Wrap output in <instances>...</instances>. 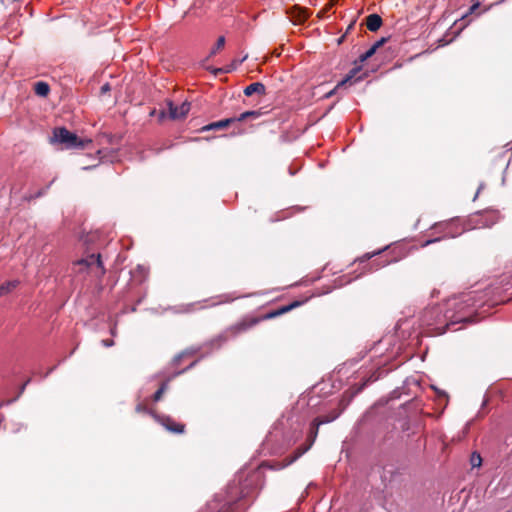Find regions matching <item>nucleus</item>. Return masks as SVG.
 <instances>
[{
  "label": "nucleus",
  "instance_id": "nucleus-1",
  "mask_svg": "<svg viewBox=\"0 0 512 512\" xmlns=\"http://www.w3.org/2000/svg\"><path fill=\"white\" fill-rule=\"evenodd\" d=\"M255 474L248 476L244 481L241 477L236 481L233 480L226 489V497L224 504L220 507L218 512H239L244 509L242 502L246 497L252 495L256 489Z\"/></svg>",
  "mask_w": 512,
  "mask_h": 512
},
{
  "label": "nucleus",
  "instance_id": "nucleus-2",
  "mask_svg": "<svg viewBox=\"0 0 512 512\" xmlns=\"http://www.w3.org/2000/svg\"><path fill=\"white\" fill-rule=\"evenodd\" d=\"M52 141L62 144L66 149H81L91 140L80 139L75 133L70 132L65 127L55 128L53 131Z\"/></svg>",
  "mask_w": 512,
  "mask_h": 512
},
{
  "label": "nucleus",
  "instance_id": "nucleus-3",
  "mask_svg": "<svg viewBox=\"0 0 512 512\" xmlns=\"http://www.w3.org/2000/svg\"><path fill=\"white\" fill-rule=\"evenodd\" d=\"M311 444L307 447H299L290 457L285 458L283 461L265 462L262 464L263 467H268L271 470H281L300 458L310 448Z\"/></svg>",
  "mask_w": 512,
  "mask_h": 512
},
{
  "label": "nucleus",
  "instance_id": "nucleus-4",
  "mask_svg": "<svg viewBox=\"0 0 512 512\" xmlns=\"http://www.w3.org/2000/svg\"><path fill=\"white\" fill-rule=\"evenodd\" d=\"M77 264L80 266H85L90 270H96L95 274L97 276H102L105 273L100 254L88 255L86 258L79 260Z\"/></svg>",
  "mask_w": 512,
  "mask_h": 512
},
{
  "label": "nucleus",
  "instance_id": "nucleus-5",
  "mask_svg": "<svg viewBox=\"0 0 512 512\" xmlns=\"http://www.w3.org/2000/svg\"><path fill=\"white\" fill-rule=\"evenodd\" d=\"M452 226H453L452 222H445V223L436 224L435 228L438 229L439 231L443 232L444 233L443 236L442 237L433 238V239H428V240H426L423 243L422 246L426 247V246H428L430 244L439 242L440 240L446 239V238H455V237H457L458 235H460L462 233V231L453 232L452 229H451Z\"/></svg>",
  "mask_w": 512,
  "mask_h": 512
},
{
  "label": "nucleus",
  "instance_id": "nucleus-6",
  "mask_svg": "<svg viewBox=\"0 0 512 512\" xmlns=\"http://www.w3.org/2000/svg\"><path fill=\"white\" fill-rule=\"evenodd\" d=\"M167 107L170 119L181 120L189 113L191 104L188 101H184L181 105L177 106L172 101H168Z\"/></svg>",
  "mask_w": 512,
  "mask_h": 512
},
{
  "label": "nucleus",
  "instance_id": "nucleus-7",
  "mask_svg": "<svg viewBox=\"0 0 512 512\" xmlns=\"http://www.w3.org/2000/svg\"><path fill=\"white\" fill-rule=\"evenodd\" d=\"M154 417L168 431L173 432V433H183L184 432V425L175 422L171 417L158 416V415H155Z\"/></svg>",
  "mask_w": 512,
  "mask_h": 512
},
{
  "label": "nucleus",
  "instance_id": "nucleus-8",
  "mask_svg": "<svg viewBox=\"0 0 512 512\" xmlns=\"http://www.w3.org/2000/svg\"><path fill=\"white\" fill-rule=\"evenodd\" d=\"M244 95L245 96H252L254 93H257L259 95H264L266 93L265 85L261 82H254L244 89Z\"/></svg>",
  "mask_w": 512,
  "mask_h": 512
},
{
  "label": "nucleus",
  "instance_id": "nucleus-9",
  "mask_svg": "<svg viewBox=\"0 0 512 512\" xmlns=\"http://www.w3.org/2000/svg\"><path fill=\"white\" fill-rule=\"evenodd\" d=\"M382 25V18L376 14H370L366 18V26L371 32L377 31Z\"/></svg>",
  "mask_w": 512,
  "mask_h": 512
},
{
  "label": "nucleus",
  "instance_id": "nucleus-10",
  "mask_svg": "<svg viewBox=\"0 0 512 512\" xmlns=\"http://www.w3.org/2000/svg\"><path fill=\"white\" fill-rule=\"evenodd\" d=\"M235 118H227L220 121L212 122L202 128L203 131H209V130H216V129H222L227 127L229 124L235 122Z\"/></svg>",
  "mask_w": 512,
  "mask_h": 512
},
{
  "label": "nucleus",
  "instance_id": "nucleus-11",
  "mask_svg": "<svg viewBox=\"0 0 512 512\" xmlns=\"http://www.w3.org/2000/svg\"><path fill=\"white\" fill-rule=\"evenodd\" d=\"M19 285L18 280H11L0 285V297L10 294Z\"/></svg>",
  "mask_w": 512,
  "mask_h": 512
},
{
  "label": "nucleus",
  "instance_id": "nucleus-12",
  "mask_svg": "<svg viewBox=\"0 0 512 512\" xmlns=\"http://www.w3.org/2000/svg\"><path fill=\"white\" fill-rule=\"evenodd\" d=\"M339 415H340V412H337L334 410V411H331L328 415L317 417L314 420L317 421V425H323V424H327V423H330V422L336 420L339 417Z\"/></svg>",
  "mask_w": 512,
  "mask_h": 512
},
{
  "label": "nucleus",
  "instance_id": "nucleus-13",
  "mask_svg": "<svg viewBox=\"0 0 512 512\" xmlns=\"http://www.w3.org/2000/svg\"><path fill=\"white\" fill-rule=\"evenodd\" d=\"M35 93L38 95V96H42V97H45L48 95L49 91H50V87L49 85L46 83V82H37L35 84Z\"/></svg>",
  "mask_w": 512,
  "mask_h": 512
},
{
  "label": "nucleus",
  "instance_id": "nucleus-14",
  "mask_svg": "<svg viewBox=\"0 0 512 512\" xmlns=\"http://www.w3.org/2000/svg\"><path fill=\"white\" fill-rule=\"evenodd\" d=\"M439 313H440V309L438 307H432V308L426 309L424 312V320H423L424 323H426L428 326L433 325L434 323L427 320V318L430 316L432 317L434 315H438Z\"/></svg>",
  "mask_w": 512,
  "mask_h": 512
},
{
  "label": "nucleus",
  "instance_id": "nucleus-15",
  "mask_svg": "<svg viewBox=\"0 0 512 512\" xmlns=\"http://www.w3.org/2000/svg\"><path fill=\"white\" fill-rule=\"evenodd\" d=\"M167 388H168V382L164 381L161 384V386L159 387V389L154 393L153 400L155 402L159 401L162 398L163 393L167 390Z\"/></svg>",
  "mask_w": 512,
  "mask_h": 512
},
{
  "label": "nucleus",
  "instance_id": "nucleus-16",
  "mask_svg": "<svg viewBox=\"0 0 512 512\" xmlns=\"http://www.w3.org/2000/svg\"><path fill=\"white\" fill-rule=\"evenodd\" d=\"M224 45H225V37L224 36H220L217 39V42H216L215 46L211 49L210 56L215 55L218 52V50H220L221 48L224 47Z\"/></svg>",
  "mask_w": 512,
  "mask_h": 512
},
{
  "label": "nucleus",
  "instance_id": "nucleus-17",
  "mask_svg": "<svg viewBox=\"0 0 512 512\" xmlns=\"http://www.w3.org/2000/svg\"><path fill=\"white\" fill-rule=\"evenodd\" d=\"M259 116V113L257 111H246L241 113L238 117H234L236 121H244L249 117L256 118Z\"/></svg>",
  "mask_w": 512,
  "mask_h": 512
},
{
  "label": "nucleus",
  "instance_id": "nucleus-18",
  "mask_svg": "<svg viewBox=\"0 0 512 512\" xmlns=\"http://www.w3.org/2000/svg\"><path fill=\"white\" fill-rule=\"evenodd\" d=\"M353 78V75H347L342 81H340L336 87L327 93L326 97H331L338 89L344 86L347 82H349Z\"/></svg>",
  "mask_w": 512,
  "mask_h": 512
},
{
  "label": "nucleus",
  "instance_id": "nucleus-19",
  "mask_svg": "<svg viewBox=\"0 0 512 512\" xmlns=\"http://www.w3.org/2000/svg\"><path fill=\"white\" fill-rule=\"evenodd\" d=\"M298 304H299L298 302H294V303H292V304H290V305L284 306V307H282L280 310H278L277 312H274V313L270 314V316H271V317H272V316H277V315H280V314H282V313L288 312V311H290L292 308H294V307L298 306Z\"/></svg>",
  "mask_w": 512,
  "mask_h": 512
},
{
  "label": "nucleus",
  "instance_id": "nucleus-20",
  "mask_svg": "<svg viewBox=\"0 0 512 512\" xmlns=\"http://www.w3.org/2000/svg\"><path fill=\"white\" fill-rule=\"evenodd\" d=\"M320 426L321 425H317V421L316 420H313L312 426H311V429H310V437L312 438V443L314 442V440L316 439V437L318 435V430H319Z\"/></svg>",
  "mask_w": 512,
  "mask_h": 512
},
{
  "label": "nucleus",
  "instance_id": "nucleus-21",
  "mask_svg": "<svg viewBox=\"0 0 512 512\" xmlns=\"http://www.w3.org/2000/svg\"><path fill=\"white\" fill-rule=\"evenodd\" d=\"M375 50L370 47L365 53L361 54L359 59L361 62H364L366 61L367 59H369L370 57H372L374 54H375Z\"/></svg>",
  "mask_w": 512,
  "mask_h": 512
},
{
  "label": "nucleus",
  "instance_id": "nucleus-22",
  "mask_svg": "<svg viewBox=\"0 0 512 512\" xmlns=\"http://www.w3.org/2000/svg\"><path fill=\"white\" fill-rule=\"evenodd\" d=\"M445 318L446 319H451L452 320V323H458V322H463L466 320V317L465 316H448V315H445Z\"/></svg>",
  "mask_w": 512,
  "mask_h": 512
},
{
  "label": "nucleus",
  "instance_id": "nucleus-23",
  "mask_svg": "<svg viewBox=\"0 0 512 512\" xmlns=\"http://www.w3.org/2000/svg\"><path fill=\"white\" fill-rule=\"evenodd\" d=\"M481 461L482 460H481V457H480L479 454H477V455L473 454L472 455L471 462H472L473 467L480 466Z\"/></svg>",
  "mask_w": 512,
  "mask_h": 512
},
{
  "label": "nucleus",
  "instance_id": "nucleus-24",
  "mask_svg": "<svg viewBox=\"0 0 512 512\" xmlns=\"http://www.w3.org/2000/svg\"><path fill=\"white\" fill-rule=\"evenodd\" d=\"M386 41H387V38L382 37L381 39L377 40L371 47L375 51H377V49L380 48Z\"/></svg>",
  "mask_w": 512,
  "mask_h": 512
},
{
  "label": "nucleus",
  "instance_id": "nucleus-25",
  "mask_svg": "<svg viewBox=\"0 0 512 512\" xmlns=\"http://www.w3.org/2000/svg\"><path fill=\"white\" fill-rule=\"evenodd\" d=\"M48 188H49V186H47L44 190L38 191L35 195L29 196L28 199L31 200V199H35V198L42 196Z\"/></svg>",
  "mask_w": 512,
  "mask_h": 512
},
{
  "label": "nucleus",
  "instance_id": "nucleus-26",
  "mask_svg": "<svg viewBox=\"0 0 512 512\" xmlns=\"http://www.w3.org/2000/svg\"><path fill=\"white\" fill-rule=\"evenodd\" d=\"M101 343L105 347H112L114 345V341L112 339H104Z\"/></svg>",
  "mask_w": 512,
  "mask_h": 512
},
{
  "label": "nucleus",
  "instance_id": "nucleus-27",
  "mask_svg": "<svg viewBox=\"0 0 512 512\" xmlns=\"http://www.w3.org/2000/svg\"><path fill=\"white\" fill-rule=\"evenodd\" d=\"M111 87H110V84L109 83H105L104 85L101 86V94H105L107 93L108 91H110Z\"/></svg>",
  "mask_w": 512,
  "mask_h": 512
},
{
  "label": "nucleus",
  "instance_id": "nucleus-28",
  "mask_svg": "<svg viewBox=\"0 0 512 512\" xmlns=\"http://www.w3.org/2000/svg\"><path fill=\"white\" fill-rule=\"evenodd\" d=\"M393 260H380L379 263L377 264V269L380 268V267H385L386 265L390 264Z\"/></svg>",
  "mask_w": 512,
  "mask_h": 512
},
{
  "label": "nucleus",
  "instance_id": "nucleus-29",
  "mask_svg": "<svg viewBox=\"0 0 512 512\" xmlns=\"http://www.w3.org/2000/svg\"><path fill=\"white\" fill-rule=\"evenodd\" d=\"M137 270H138L141 274H143V275H146V274H147V270H146V268H145L144 266H142V265H138V266H137Z\"/></svg>",
  "mask_w": 512,
  "mask_h": 512
},
{
  "label": "nucleus",
  "instance_id": "nucleus-30",
  "mask_svg": "<svg viewBox=\"0 0 512 512\" xmlns=\"http://www.w3.org/2000/svg\"><path fill=\"white\" fill-rule=\"evenodd\" d=\"M30 379H28L26 382L23 383V385L20 387L19 395L22 394L26 388V386L29 384Z\"/></svg>",
  "mask_w": 512,
  "mask_h": 512
},
{
  "label": "nucleus",
  "instance_id": "nucleus-31",
  "mask_svg": "<svg viewBox=\"0 0 512 512\" xmlns=\"http://www.w3.org/2000/svg\"><path fill=\"white\" fill-rule=\"evenodd\" d=\"M195 364H196V361L192 362V363H191V364H190L186 369H184V370H182V371L178 372V373H177V375H179V374H181V373L185 372L186 370L190 369V368H191V367H193Z\"/></svg>",
  "mask_w": 512,
  "mask_h": 512
},
{
  "label": "nucleus",
  "instance_id": "nucleus-32",
  "mask_svg": "<svg viewBox=\"0 0 512 512\" xmlns=\"http://www.w3.org/2000/svg\"><path fill=\"white\" fill-rule=\"evenodd\" d=\"M478 6H479V4H478V3L473 4V5L469 8L470 13H472L474 10H476V9L478 8Z\"/></svg>",
  "mask_w": 512,
  "mask_h": 512
},
{
  "label": "nucleus",
  "instance_id": "nucleus-33",
  "mask_svg": "<svg viewBox=\"0 0 512 512\" xmlns=\"http://www.w3.org/2000/svg\"><path fill=\"white\" fill-rule=\"evenodd\" d=\"M482 188H483V184H481V185L479 186V188H478V190H477V192H476V194H475V196H474V199H473V200H475V199L478 197V195H479L480 191L482 190Z\"/></svg>",
  "mask_w": 512,
  "mask_h": 512
},
{
  "label": "nucleus",
  "instance_id": "nucleus-34",
  "mask_svg": "<svg viewBox=\"0 0 512 512\" xmlns=\"http://www.w3.org/2000/svg\"><path fill=\"white\" fill-rule=\"evenodd\" d=\"M186 353H187V352H183L182 354H180V355L176 356V357H175V359H174V361H175V362H178V361L182 358V356H184Z\"/></svg>",
  "mask_w": 512,
  "mask_h": 512
},
{
  "label": "nucleus",
  "instance_id": "nucleus-35",
  "mask_svg": "<svg viewBox=\"0 0 512 512\" xmlns=\"http://www.w3.org/2000/svg\"><path fill=\"white\" fill-rule=\"evenodd\" d=\"M381 251H382V250H379V251L374 252V253H372V254H367V255H366V257L369 259V258H371V257H373V256H375V255H377V254H379Z\"/></svg>",
  "mask_w": 512,
  "mask_h": 512
},
{
  "label": "nucleus",
  "instance_id": "nucleus-36",
  "mask_svg": "<svg viewBox=\"0 0 512 512\" xmlns=\"http://www.w3.org/2000/svg\"><path fill=\"white\" fill-rule=\"evenodd\" d=\"M246 59H247V55H245L241 60L235 61V62L238 65V64H241L242 62H244Z\"/></svg>",
  "mask_w": 512,
  "mask_h": 512
},
{
  "label": "nucleus",
  "instance_id": "nucleus-37",
  "mask_svg": "<svg viewBox=\"0 0 512 512\" xmlns=\"http://www.w3.org/2000/svg\"><path fill=\"white\" fill-rule=\"evenodd\" d=\"M469 300H470V298H469V299H466V300H463L462 302H457V301H455V302L453 303V305H455V306H456V305H458V304H462L463 302H467V301H469Z\"/></svg>",
  "mask_w": 512,
  "mask_h": 512
},
{
  "label": "nucleus",
  "instance_id": "nucleus-38",
  "mask_svg": "<svg viewBox=\"0 0 512 512\" xmlns=\"http://www.w3.org/2000/svg\"><path fill=\"white\" fill-rule=\"evenodd\" d=\"M142 410H143L142 405H140V404H139V405H137V407H136V411L140 412V411H142Z\"/></svg>",
  "mask_w": 512,
  "mask_h": 512
},
{
  "label": "nucleus",
  "instance_id": "nucleus-39",
  "mask_svg": "<svg viewBox=\"0 0 512 512\" xmlns=\"http://www.w3.org/2000/svg\"><path fill=\"white\" fill-rule=\"evenodd\" d=\"M164 116H165V113L162 111V112L160 113V119H162Z\"/></svg>",
  "mask_w": 512,
  "mask_h": 512
},
{
  "label": "nucleus",
  "instance_id": "nucleus-40",
  "mask_svg": "<svg viewBox=\"0 0 512 512\" xmlns=\"http://www.w3.org/2000/svg\"><path fill=\"white\" fill-rule=\"evenodd\" d=\"M111 334L115 335V330L114 329L111 330Z\"/></svg>",
  "mask_w": 512,
  "mask_h": 512
},
{
  "label": "nucleus",
  "instance_id": "nucleus-41",
  "mask_svg": "<svg viewBox=\"0 0 512 512\" xmlns=\"http://www.w3.org/2000/svg\"><path fill=\"white\" fill-rule=\"evenodd\" d=\"M508 512H512V511H508Z\"/></svg>",
  "mask_w": 512,
  "mask_h": 512
}]
</instances>
